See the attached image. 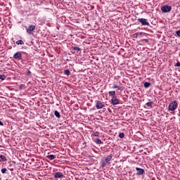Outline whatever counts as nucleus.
Here are the masks:
<instances>
[{
    "instance_id": "nucleus-2",
    "label": "nucleus",
    "mask_w": 180,
    "mask_h": 180,
    "mask_svg": "<svg viewBox=\"0 0 180 180\" xmlns=\"http://www.w3.org/2000/svg\"><path fill=\"white\" fill-rule=\"evenodd\" d=\"M176 108H178V103L176 101H172L169 103L168 109L171 112H174V110H176Z\"/></svg>"
},
{
    "instance_id": "nucleus-14",
    "label": "nucleus",
    "mask_w": 180,
    "mask_h": 180,
    "mask_svg": "<svg viewBox=\"0 0 180 180\" xmlns=\"http://www.w3.org/2000/svg\"><path fill=\"white\" fill-rule=\"evenodd\" d=\"M54 115L58 119H60V117H61V115H60V112L57 110H55Z\"/></svg>"
},
{
    "instance_id": "nucleus-12",
    "label": "nucleus",
    "mask_w": 180,
    "mask_h": 180,
    "mask_svg": "<svg viewBox=\"0 0 180 180\" xmlns=\"http://www.w3.org/2000/svg\"><path fill=\"white\" fill-rule=\"evenodd\" d=\"M46 158L49 160H56V155H46Z\"/></svg>"
},
{
    "instance_id": "nucleus-11",
    "label": "nucleus",
    "mask_w": 180,
    "mask_h": 180,
    "mask_svg": "<svg viewBox=\"0 0 180 180\" xmlns=\"http://www.w3.org/2000/svg\"><path fill=\"white\" fill-rule=\"evenodd\" d=\"M154 105V102L150 101L146 103V106H148V108H153Z\"/></svg>"
},
{
    "instance_id": "nucleus-3",
    "label": "nucleus",
    "mask_w": 180,
    "mask_h": 180,
    "mask_svg": "<svg viewBox=\"0 0 180 180\" xmlns=\"http://www.w3.org/2000/svg\"><path fill=\"white\" fill-rule=\"evenodd\" d=\"M172 9V7H171V6L164 5L161 6V11L162 13H167V12H171Z\"/></svg>"
},
{
    "instance_id": "nucleus-34",
    "label": "nucleus",
    "mask_w": 180,
    "mask_h": 180,
    "mask_svg": "<svg viewBox=\"0 0 180 180\" xmlns=\"http://www.w3.org/2000/svg\"><path fill=\"white\" fill-rule=\"evenodd\" d=\"M143 34V32H140V34Z\"/></svg>"
},
{
    "instance_id": "nucleus-7",
    "label": "nucleus",
    "mask_w": 180,
    "mask_h": 180,
    "mask_svg": "<svg viewBox=\"0 0 180 180\" xmlns=\"http://www.w3.org/2000/svg\"><path fill=\"white\" fill-rule=\"evenodd\" d=\"M96 109H103V108H105V104H103V103H102V101H98L96 102Z\"/></svg>"
},
{
    "instance_id": "nucleus-20",
    "label": "nucleus",
    "mask_w": 180,
    "mask_h": 180,
    "mask_svg": "<svg viewBox=\"0 0 180 180\" xmlns=\"http://www.w3.org/2000/svg\"><path fill=\"white\" fill-rule=\"evenodd\" d=\"M64 74H65V75H70L71 72H70V70H65Z\"/></svg>"
},
{
    "instance_id": "nucleus-4",
    "label": "nucleus",
    "mask_w": 180,
    "mask_h": 180,
    "mask_svg": "<svg viewBox=\"0 0 180 180\" xmlns=\"http://www.w3.org/2000/svg\"><path fill=\"white\" fill-rule=\"evenodd\" d=\"M138 22H140L142 26H150V22H148V20L146 18H139L138 19Z\"/></svg>"
},
{
    "instance_id": "nucleus-15",
    "label": "nucleus",
    "mask_w": 180,
    "mask_h": 180,
    "mask_svg": "<svg viewBox=\"0 0 180 180\" xmlns=\"http://www.w3.org/2000/svg\"><path fill=\"white\" fill-rule=\"evenodd\" d=\"M151 86V83L148 82H146L144 84H143V86L145 88H150V86Z\"/></svg>"
},
{
    "instance_id": "nucleus-30",
    "label": "nucleus",
    "mask_w": 180,
    "mask_h": 180,
    "mask_svg": "<svg viewBox=\"0 0 180 180\" xmlns=\"http://www.w3.org/2000/svg\"><path fill=\"white\" fill-rule=\"evenodd\" d=\"M27 75H32V72H30V70H28Z\"/></svg>"
},
{
    "instance_id": "nucleus-29",
    "label": "nucleus",
    "mask_w": 180,
    "mask_h": 180,
    "mask_svg": "<svg viewBox=\"0 0 180 180\" xmlns=\"http://www.w3.org/2000/svg\"><path fill=\"white\" fill-rule=\"evenodd\" d=\"M142 41H146V43H148V41H149L148 39H142Z\"/></svg>"
},
{
    "instance_id": "nucleus-23",
    "label": "nucleus",
    "mask_w": 180,
    "mask_h": 180,
    "mask_svg": "<svg viewBox=\"0 0 180 180\" xmlns=\"http://www.w3.org/2000/svg\"><path fill=\"white\" fill-rule=\"evenodd\" d=\"M6 76H5L4 75H0V79H1L2 81L6 79Z\"/></svg>"
},
{
    "instance_id": "nucleus-9",
    "label": "nucleus",
    "mask_w": 180,
    "mask_h": 180,
    "mask_svg": "<svg viewBox=\"0 0 180 180\" xmlns=\"http://www.w3.org/2000/svg\"><path fill=\"white\" fill-rule=\"evenodd\" d=\"M136 170L137 171L136 175H143L144 174V170L140 167H136Z\"/></svg>"
},
{
    "instance_id": "nucleus-6",
    "label": "nucleus",
    "mask_w": 180,
    "mask_h": 180,
    "mask_svg": "<svg viewBox=\"0 0 180 180\" xmlns=\"http://www.w3.org/2000/svg\"><path fill=\"white\" fill-rule=\"evenodd\" d=\"M120 102H119V99H117V97L114 96L112 97L111 98V104L113 105V106L116 105H119Z\"/></svg>"
},
{
    "instance_id": "nucleus-1",
    "label": "nucleus",
    "mask_w": 180,
    "mask_h": 180,
    "mask_svg": "<svg viewBox=\"0 0 180 180\" xmlns=\"http://www.w3.org/2000/svg\"><path fill=\"white\" fill-rule=\"evenodd\" d=\"M112 158H113L112 154H110L107 156H104L100 162V167H101V168H105V167H106L108 164H110V161H112Z\"/></svg>"
},
{
    "instance_id": "nucleus-18",
    "label": "nucleus",
    "mask_w": 180,
    "mask_h": 180,
    "mask_svg": "<svg viewBox=\"0 0 180 180\" xmlns=\"http://www.w3.org/2000/svg\"><path fill=\"white\" fill-rule=\"evenodd\" d=\"M91 136H94V137H99V132L98 131L93 132Z\"/></svg>"
},
{
    "instance_id": "nucleus-24",
    "label": "nucleus",
    "mask_w": 180,
    "mask_h": 180,
    "mask_svg": "<svg viewBox=\"0 0 180 180\" xmlns=\"http://www.w3.org/2000/svg\"><path fill=\"white\" fill-rule=\"evenodd\" d=\"M112 88L113 89H116V88H117L118 91H120V86H117V84H114Z\"/></svg>"
},
{
    "instance_id": "nucleus-32",
    "label": "nucleus",
    "mask_w": 180,
    "mask_h": 180,
    "mask_svg": "<svg viewBox=\"0 0 180 180\" xmlns=\"http://www.w3.org/2000/svg\"><path fill=\"white\" fill-rule=\"evenodd\" d=\"M0 126H4V122L0 121Z\"/></svg>"
},
{
    "instance_id": "nucleus-28",
    "label": "nucleus",
    "mask_w": 180,
    "mask_h": 180,
    "mask_svg": "<svg viewBox=\"0 0 180 180\" xmlns=\"http://www.w3.org/2000/svg\"><path fill=\"white\" fill-rule=\"evenodd\" d=\"M176 33L177 36H179V37H180V30L176 31Z\"/></svg>"
},
{
    "instance_id": "nucleus-22",
    "label": "nucleus",
    "mask_w": 180,
    "mask_h": 180,
    "mask_svg": "<svg viewBox=\"0 0 180 180\" xmlns=\"http://www.w3.org/2000/svg\"><path fill=\"white\" fill-rule=\"evenodd\" d=\"M120 139H124V133L121 132L119 134Z\"/></svg>"
},
{
    "instance_id": "nucleus-16",
    "label": "nucleus",
    "mask_w": 180,
    "mask_h": 180,
    "mask_svg": "<svg viewBox=\"0 0 180 180\" xmlns=\"http://www.w3.org/2000/svg\"><path fill=\"white\" fill-rule=\"evenodd\" d=\"M94 142L96 143V144H103V142H102V141H101V139H95Z\"/></svg>"
},
{
    "instance_id": "nucleus-25",
    "label": "nucleus",
    "mask_w": 180,
    "mask_h": 180,
    "mask_svg": "<svg viewBox=\"0 0 180 180\" xmlns=\"http://www.w3.org/2000/svg\"><path fill=\"white\" fill-rule=\"evenodd\" d=\"M6 171H7V169H6V168H3V169H1V173L2 174H6Z\"/></svg>"
},
{
    "instance_id": "nucleus-5",
    "label": "nucleus",
    "mask_w": 180,
    "mask_h": 180,
    "mask_svg": "<svg viewBox=\"0 0 180 180\" xmlns=\"http://www.w3.org/2000/svg\"><path fill=\"white\" fill-rule=\"evenodd\" d=\"M35 29H36V26L31 25L28 26V27L26 29L27 33H28V34H32V33L34 32Z\"/></svg>"
},
{
    "instance_id": "nucleus-10",
    "label": "nucleus",
    "mask_w": 180,
    "mask_h": 180,
    "mask_svg": "<svg viewBox=\"0 0 180 180\" xmlns=\"http://www.w3.org/2000/svg\"><path fill=\"white\" fill-rule=\"evenodd\" d=\"M63 176H64V175L60 172H56L54 174V178H63Z\"/></svg>"
},
{
    "instance_id": "nucleus-26",
    "label": "nucleus",
    "mask_w": 180,
    "mask_h": 180,
    "mask_svg": "<svg viewBox=\"0 0 180 180\" xmlns=\"http://www.w3.org/2000/svg\"><path fill=\"white\" fill-rule=\"evenodd\" d=\"M138 37H139V34H137V33H135L133 34L134 39H137Z\"/></svg>"
},
{
    "instance_id": "nucleus-31",
    "label": "nucleus",
    "mask_w": 180,
    "mask_h": 180,
    "mask_svg": "<svg viewBox=\"0 0 180 180\" xmlns=\"http://www.w3.org/2000/svg\"><path fill=\"white\" fill-rule=\"evenodd\" d=\"M22 86H25V84H20V89H22Z\"/></svg>"
},
{
    "instance_id": "nucleus-8",
    "label": "nucleus",
    "mask_w": 180,
    "mask_h": 180,
    "mask_svg": "<svg viewBox=\"0 0 180 180\" xmlns=\"http://www.w3.org/2000/svg\"><path fill=\"white\" fill-rule=\"evenodd\" d=\"M13 58L15 60H22V53L20 52H17L13 55Z\"/></svg>"
},
{
    "instance_id": "nucleus-21",
    "label": "nucleus",
    "mask_w": 180,
    "mask_h": 180,
    "mask_svg": "<svg viewBox=\"0 0 180 180\" xmlns=\"http://www.w3.org/2000/svg\"><path fill=\"white\" fill-rule=\"evenodd\" d=\"M0 158H1V161H6V157H5V155H1Z\"/></svg>"
},
{
    "instance_id": "nucleus-33",
    "label": "nucleus",
    "mask_w": 180,
    "mask_h": 180,
    "mask_svg": "<svg viewBox=\"0 0 180 180\" xmlns=\"http://www.w3.org/2000/svg\"><path fill=\"white\" fill-rule=\"evenodd\" d=\"M8 169H10V171H13V168H8Z\"/></svg>"
},
{
    "instance_id": "nucleus-19",
    "label": "nucleus",
    "mask_w": 180,
    "mask_h": 180,
    "mask_svg": "<svg viewBox=\"0 0 180 180\" xmlns=\"http://www.w3.org/2000/svg\"><path fill=\"white\" fill-rule=\"evenodd\" d=\"M15 43L16 44H18V46H19V44H20L21 46L25 44V42H23L22 40H18Z\"/></svg>"
},
{
    "instance_id": "nucleus-17",
    "label": "nucleus",
    "mask_w": 180,
    "mask_h": 180,
    "mask_svg": "<svg viewBox=\"0 0 180 180\" xmlns=\"http://www.w3.org/2000/svg\"><path fill=\"white\" fill-rule=\"evenodd\" d=\"M72 49L74 50L75 51H77L78 53V51H81V49L77 46H72Z\"/></svg>"
},
{
    "instance_id": "nucleus-27",
    "label": "nucleus",
    "mask_w": 180,
    "mask_h": 180,
    "mask_svg": "<svg viewBox=\"0 0 180 180\" xmlns=\"http://www.w3.org/2000/svg\"><path fill=\"white\" fill-rule=\"evenodd\" d=\"M174 67H180V63L178 62L174 65Z\"/></svg>"
},
{
    "instance_id": "nucleus-13",
    "label": "nucleus",
    "mask_w": 180,
    "mask_h": 180,
    "mask_svg": "<svg viewBox=\"0 0 180 180\" xmlns=\"http://www.w3.org/2000/svg\"><path fill=\"white\" fill-rule=\"evenodd\" d=\"M109 96H112V98H115V96H116V91H109Z\"/></svg>"
}]
</instances>
